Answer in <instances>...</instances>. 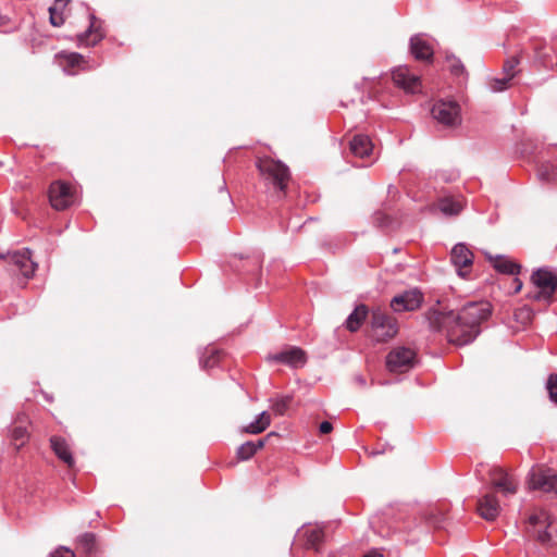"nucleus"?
<instances>
[{
	"instance_id": "1",
	"label": "nucleus",
	"mask_w": 557,
	"mask_h": 557,
	"mask_svg": "<svg viewBox=\"0 0 557 557\" xmlns=\"http://www.w3.org/2000/svg\"><path fill=\"white\" fill-rule=\"evenodd\" d=\"M493 306L487 300L468 301L458 312L430 309L426 320L433 332H445L449 343L466 346L481 334V325L487 321Z\"/></svg>"
},
{
	"instance_id": "2",
	"label": "nucleus",
	"mask_w": 557,
	"mask_h": 557,
	"mask_svg": "<svg viewBox=\"0 0 557 557\" xmlns=\"http://www.w3.org/2000/svg\"><path fill=\"white\" fill-rule=\"evenodd\" d=\"M257 168L262 175H267V178L271 181L273 186L280 191H284L286 188V182L289 178V169L282 161H274L272 159L259 160Z\"/></svg>"
},
{
	"instance_id": "3",
	"label": "nucleus",
	"mask_w": 557,
	"mask_h": 557,
	"mask_svg": "<svg viewBox=\"0 0 557 557\" xmlns=\"http://www.w3.org/2000/svg\"><path fill=\"white\" fill-rule=\"evenodd\" d=\"M385 362L389 372L403 373L414 368L417 354L413 349L405 346L395 347L386 355Z\"/></svg>"
},
{
	"instance_id": "4",
	"label": "nucleus",
	"mask_w": 557,
	"mask_h": 557,
	"mask_svg": "<svg viewBox=\"0 0 557 557\" xmlns=\"http://www.w3.org/2000/svg\"><path fill=\"white\" fill-rule=\"evenodd\" d=\"M432 116L441 124L454 127L461 123L460 106L455 100H438L431 109Z\"/></svg>"
},
{
	"instance_id": "5",
	"label": "nucleus",
	"mask_w": 557,
	"mask_h": 557,
	"mask_svg": "<svg viewBox=\"0 0 557 557\" xmlns=\"http://www.w3.org/2000/svg\"><path fill=\"white\" fill-rule=\"evenodd\" d=\"M265 360L270 364H284L292 369H299L307 363L308 358L302 348L298 346H287L277 352L269 354Z\"/></svg>"
},
{
	"instance_id": "6",
	"label": "nucleus",
	"mask_w": 557,
	"mask_h": 557,
	"mask_svg": "<svg viewBox=\"0 0 557 557\" xmlns=\"http://www.w3.org/2000/svg\"><path fill=\"white\" fill-rule=\"evenodd\" d=\"M83 5L88 12L89 25L84 32L76 35V45L77 47H94L106 37V34L95 13L87 5Z\"/></svg>"
},
{
	"instance_id": "7",
	"label": "nucleus",
	"mask_w": 557,
	"mask_h": 557,
	"mask_svg": "<svg viewBox=\"0 0 557 557\" xmlns=\"http://www.w3.org/2000/svg\"><path fill=\"white\" fill-rule=\"evenodd\" d=\"M423 300V293L418 287H413L395 295L391 299V308L395 312L414 311L421 307Z\"/></svg>"
},
{
	"instance_id": "8",
	"label": "nucleus",
	"mask_w": 557,
	"mask_h": 557,
	"mask_svg": "<svg viewBox=\"0 0 557 557\" xmlns=\"http://www.w3.org/2000/svg\"><path fill=\"white\" fill-rule=\"evenodd\" d=\"M1 259L8 258L9 263L14 267L25 278L29 280L35 274L37 263L32 260V251L29 248L23 250L9 252L8 256L0 255Z\"/></svg>"
},
{
	"instance_id": "9",
	"label": "nucleus",
	"mask_w": 557,
	"mask_h": 557,
	"mask_svg": "<svg viewBox=\"0 0 557 557\" xmlns=\"http://www.w3.org/2000/svg\"><path fill=\"white\" fill-rule=\"evenodd\" d=\"M530 532L543 545H548L552 541V533L548 529L552 525V519L548 512L542 510L529 517Z\"/></svg>"
},
{
	"instance_id": "10",
	"label": "nucleus",
	"mask_w": 557,
	"mask_h": 557,
	"mask_svg": "<svg viewBox=\"0 0 557 557\" xmlns=\"http://www.w3.org/2000/svg\"><path fill=\"white\" fill-rule=\"evenodd\" d=\"M410 54L418 61L431 63L434 58V48L425 34L412 35L409 39Z\"/></svg>"
},
{
	"instance_id": "11",
	"label": "nucleus",
	"mask_w": 557,
	"mask_h": 557,
	"mask_svg": "<svg viewBox=\"0 0 557 557\" xmlns=\"http://www.w3.org/2000/svg\"><path fill=\"white\" fill-rule=\"evenodd\" d=\"M49 201L55 210H64L73 202V195L67 183L55 181L49 187Z\"/></svg>"
},
{
	"instance_id": "12",
	"label": "nucleus",
	"mask_w": 557,
	"mask_h": 557,
	"mask_svg": "<svg viewBox=\"0 0 557 557\" xmlns=\"http://www.w3.org/2000/svg\"><path fill=\"white\" fill-rule=\"evenodd\" d=\"M487 473L492 479L493 487L499 490L505 496L512 495L517 492V483L508 473L499 467H488Z\"/></svg>"
},
{
	"instance_id": "13",
	"label": "nucleus",
	"mask_w": 557,
	"mask_h": 557,
	"mask_svg": "<svg viewBox=\"0 0 557 557\" xmlns=\"http://www.w3.org/2000/svg\"><path fill=\"white\" fill-rule=\"evenodd\" d=\"M394 83L407 92L414 94L421 87L420 76L410 72L407 66H398L392 72Z\"/></svg>"
},
{
	"instance_id": "14",
	"label": "nucleus",
	"mask_w": 557,
	"mask_h": 557,
	"mask_svg": "<svg viewBox=\"0 0 557 557\" xmlns=\"http://www.w3.org/2000/svg\"><path fill=\"white\" fill-rule=\"evenodd\" d=\"M531 281L547 295L553 296L557 290V275L548 267H541L533 271Z\"/></svg>"
},
{
	"instance_id": "15",
	"label": "nucleus",
	"mask_w": 557,
	"mask_h": 557,
	"mask_svg": "<svg viewBox=\"0 0 557 557\" xmlns=\"http://www.w3.org/2000/svg\"><path fill=\"white\" fill-rule=\"evenodd\" d=\"M371 326L373 330H382V336L386 338L394 337L398 332L396 319L380 309L372 311Z\"/></svg>"
},
{
	"instance_id": "16",
	"label": "nucleus",
	"mask_w": 557,
	"mask_h": 557,
	"mask_svg": "<svg viewBox=\"0 0 557 557\" xmlns=\"http://www.w3.org/2000/svg\"><path fill=\"white\" fill-rule=\"evenodd\" d=\"M479 515L486 521H494L500 511L498 499L495 495L485 494L478 500Z\"/></svg>"
},
{
	"instance_id": "17",
	"label": "nucleus",
	"mask_w": 557,
	"mask_h": 557,
	"mask_svg": "<svg viewBox=\"0 0 557 557\" xmlns=\"http://www.w3.org/2000/svg\"><path fill=\"white\" fill-rule=\"evenodd\" d=\"M556 475H549L542 470L532 469L529 473V486L532 490L552 492L556 486Z\"/></svg>"
},
{
	"instance_id": "18",
	"label": "nucleus",
	"mask_w": 557,
	"mask_h": 557,
	"mask_svg": "<svg viewBox=\"0 0 557 557\" xmlns=\"http://www.w3.org/2000/svg\"><path fill=\"white\" fill-rule=\"evenodd\" d=\"M298 539H305V548L319 552L321 545L324 542V532L321 528L313 527L304 530H299L297 534Z\"/></svg>"
},
{
	"instance_id": "19",
	"label": "nucleus",
	"mask_w": 557,
	"mask_h": 557,
	"mask_svg": "<svg viewBox=\"0 0 557 557\" xmlns=\"http://www.w3.org/2000/svg\"><path fill=\"white\" fill-rule=\"evenodd\" d=\"M351 153L358 158H367L372 153L373 144L368 135L356 134L349 141Z\"/></svg>"
},
{
	"instance_id": "20",
	"label": "nucleus",
	"mask_w": 557,
	"mask_h": 557,
	"mask_svg": "<svg viewBox=\"0 0 557 557\" xmlns=\"http://www.w3.org/2000/svg\"><path fill=\"white\" fill-rule=\"evenodd\" d=\"M451 263L460 269L470 267L473 263V253L463 243L456 244L450 252Z\"/></svg>"
},
{
	"instance_id": "21",
	"label": "nucleus",
	"mask_w": 557,
	"mask_h": 557,
	"mask_svg": "<svg viewBox=\"0 0 557 557\" xmlns=\"http://www.w3.org/2000/svg\"><path fill=\"white\" fill-rule=\"evenodd\" d=\"M486 257L490 261H493L494 269L502 274L517 275L520 273L521 265L503 255L493 257L492 255L486 253Z\"/></svg>"
},
{
	"instance_id": "22",
	"label": "nucleus",
	"mask_w": 557,
	"mask_h": 557,
	"mask_svg": "<svg viewBox=\"0 0 557 557\" xmlns=\"http://www.w3.org/2000/svg\"><path fill=\"white\" fill-rule=\"evenodd\" d=\"M199 364L201 369L209 370L218 367L221 360L222 351L213 346L199 349Z\"/></svg>"
},
{
	"instance_id": "23",
	"label": "nucleus",
	"mask_w": 557,
	"mask_h": 557,
	"mask_svg": "<svg viewBox=\"0 0 557 557\" xmlns=\"http://www.w3.org/2000/svg\"><path fill=\"white\" fill-rule=\"evenodd\" d=\"M368 313L369 309L364 304L356 306L355 309L347 317L345 321V327L349 332H357L361 327L364 320L367 319Z\"/></svg>"
},
{
	"instance_id": "24",
	"label": "nucleus",
	"mask_w": 557,
	"mask_h": 557,
	"mask_svg": "<svg viewBox=\"0 0 557 557\" xmlns=\"http://www.w3.org/2000/svg\"><path fill=\"white\" fill-rule=\"evenodd\" d=\"M51 448L57 457L65 462L69 467L74 465V458L64 438L60 436H52L50 438Z\"/></svg>"
},
{
	"instance_id": "25",
	"label": "nucleus",
	"mask_w": 557,
	"mask_h": 557,
	"mask_svg": "<svg viewBox=\"0 0 557 557\" xmlns=\"http://www.w3.org/2000/svg\"><path fill=\"white\" fill-rule=\"evenodd\" d=\"M71 0H54L53 4L49 7V22L53 27H60L64 24V10Z\"/></svg>"
},
{
	"instance_id": "26",
	"label": "nucleus",
	"mask_w": 557,
	"mask_h": 557,
	"mask_svg": "<svg viewBox=\"0 0 557 557\" xmlns=\"http://www.w3.org/2000/svg\"><path fill=\"white\" fill-rule=\"evenodd\" d=\"M271 424V417L267 410L256 416L255 420L243 428V432L249 434H260Z\"/></svg>"
},
{
	"instance_id": "27",
	"label": "nucleus",
	"mask_w": 557,
	"mask_h": 557,
	"mask_svg": "<svg viewBox=\"0 0 557 557\" xmlns=\"http://www.w3.org/2000/svg\"><path fill=\"white\" fill-rule=\"evenodd\" d=\"M536 176L541 182L545 183L557 180V165L549 161L540 163L536 169Z\"/></svg>"
},
{
	"instance_id": "28",
	"label": "nucleus",
	"mask_w": 557,
	"mask_h": 557,
	"mask_svg": "<svg viewBox=\"0 0 557 557\" xmlns=\"http://www.w3.org/2000/svg\"><path fill=\"white\" fill-rule=\"evenodd\" d=\"M294 396L292 394L277 395L270 398L271 409L276 416H284L292 404Z\"/></svg>"
},
{
	"instance_id": "29",
	"label": "nucleus",
	"mask_w": 557,
	"mask_h": 557,
	"mask_svg": "<svg viewBox=\"0 0 557 557\" xmlns=\"http://www.w3.org/2000/svg\"><path fill=\"white\" fill-rule=\"evenodd\" d=\"M438 209L446 216H455L461 212L462 207L451 198H442L438 201Z\"/></svg>"
},
{
	"instance_id": "30",
	"label": "nucleus",
	"mask_w": 557,
	"mask_h": 557,
	"mask_svg": "<svg viewBox=\"0 0 557 557\" xmlns=\"http://www.w3.org/2000/svg\"><path fill=\"white\" fill-rule=\"evenodd\" d=\"M77 543L86 554H94L97 550V537L92 532H85L77 537Z\"/></svg>"
},
{
	"instance_id": "31",
	"label": "nucleus",
	"mask_w": 557,
	"mask_h": 557,
	"mask_svg": "<svg viewBox=\"0 0 557 557\" xmlns=\"http://www.w3.org/2000/svg\"><path fill=\"white\" fill-rule=\"evenodd\" d=\"M446 61L449 63V72L456 77H468V72L459 58L455 54H446Z\"/></svg>"
},
{
	"instance_id": "32",
	"label": "nucleus",
	"mask_w": 557,
	"mask_h": 557,
	"mask_svg": "<svg viewBox=\"0 0 557 557\" xmlns=\"http://www.w3.org/2000/svg\"><path fill=\"white\" fill-rule=\"evenodd\" d=\"M256 454L253 441L243 443L236 450V457L239 461H247Z\"/></svg>"
},
{
	"instance_id": "33",
	"label": "nucleus",
	"mask_w": 557,
	"mask_h": 557,
	"mask_svg": "<svg viewBox=\"0 0 557 557\" xmlns=\"http://www.w3.org/2000/svg\"><path fill=\"white\" fill-rule=\"evenodd\" d=\"M545 389L550 403L557 406V373H550L545 383Z\"/></svg>"
},
{
	"instance_id": "34",
	"label": "nucleus",
	"mask_w": 557,
	"mask_h": 557,
	"mask_svg": "<svg viewBox=\"0 0 557 557\" xmlns=\"http://www.w3.org/2000/svg\"><path fill=\"white\" fill-rule=\"evenodd\" d=\"M512 79V75H505L502 78L495 77L490 83V90L492 92H500L508 88L510 81Z\"/></svg>"
},
{
	"instance_id": "35",
	"label": "nucleus",
	"mask_w": 557,
	"mask_h": 557,
	"mask_svg": "<svg viewBox=\"0 0 557 557\" xmlns=\"http://www.w3.org/2000/svg\"><path fill=\"white\" fill-rule=\"evenodd\" d=\"M372 222L376 227L386 228L391 226L393 220L388 214L384 213L381 210H377L372 215Z\"/></svg>"
},
{
	"instance_id": "36",
	"label": "nucleus",
	"mask_w": 557,
	"mask_h": 557,
	"mask_svg": "<svg viewBox=\"0 0 557 557\" xmlns=\"http://www.w3.org/2000/svg\"><path fill=\"white\" fill-rule=\"evenodd\" d=\"M60 58H64L66 61V64L71 67H75L81 64L83 61V55L78 52H60Z\"/></svg>"
},
{
	"instance_id": "37",
	"label": "nucleus",
	"mask_w": 557,
	"mask_h": 557,
	"mask_svg": "<svg viewBox=\"0 0 557 557\" xmlns=\"http://www.w3.org/2000/svg\"><path fill=\"white\" fill-rule=\"evenodd\" d=\"M519 63H520V60L518 57L508 58L503 65V72L505 73V75H508V76L512 75V78H513L516 75L515 70Z\"/></svg>"
},
{
	"instance_id": "38",
	"label": "nucleus",
	"mask_w": 557,
	"mask_h": 557,
	"mask_svg": "<svg viewBox=\"0 0 557 557\" xmlns=\"http://www.w3.org/2000/svg\"><path fill=\"white\" fill-rule=\"evenodd\" d=\"M49 557H75V555L70 548L60 546L54 552H52Z\"/></svg>"
},
{
	"instance_id": "39",
	"label": "nucleus",
	"mask_w": 557,
	"mask_h": 557,
	"mask_svg": "<svg viewBox=\"0 0 557 557\" xmlns=\"http://www.w3.org/2000/svg\"><path fill=\"white\" fill-rule=\"evenodd\" d=\"M529 298L536 301L544 300L546 302H550L553 300V296L547 295V293L542 289H539L537 292L533 293L532 295L529 296Z\"/></svg>"
},
{
	"instance_id": "40",
	"label": "nucleus",
	"mask_w": 557,
	"mask_h": 557,
	"mask_svg": "<svg viewBox=\"0 0 557 557\" xmlns=\"http://www.w3.org/2000/svg\"><path fill=\"white\" fill-rule=\"evenodd\" d=\"M333 430V424L330 421H322L319 425V432L321 434H329Z\"/></svg>"
},
{
	"instance_id": "41",
	"label": "nucleus",
	"mask_w": 557,
	"mask_h": 557,
	"mask_svg": "<svg viewBox=\"0 0 557 557\" xmlns=\"http://www.w3.org/2000/svg\"><path fill=\"white\" fill-rule=\"evenodd\" d=\"M25 435H26V430L23 429V428L18 426V428H15L13 430V436H14L15 440H21L22 441Z\"/></svg>"
},
{
	"instance_id": "42",
	"label": "nucleus",
	"mask_w": 557,
	"mask_h": 557,
	"mask_svg": "<svg viewBox=\"0 0 557 557\" xmlns=\"http://www.w3.org/2000/svg\"><path fill=\"white\" fill-rule=\"evenodd\" d=\"M484 468H485V466H484L483 463H480V465H478V467H476V469H475V475H476V478H478L480 481H484V480H485V478H484V473H483Z\"/></svg>"
},
{
	"instance_id": "43",
	"label": "nucleus",
	"mask_w": 557,
	"mask_h": 557,
	"mask_svg": "<svg viewBox=\"0 0 557 557\" xmlns=\"http://www.w3.org/2000/svg\"><path fill=\"white\" fill-rule=\"evenodd\" d=\"M429 521L431 524H433L436 528H441L442 518L436 515H431L429 518Z\"/></svg>"
},
{
	"instance_id": "44",
	"label": "nucleus",
	"mask_w": 557,
	"mask_h": 557,
	"mask_svg": "<svg viewBox=\"0 0 557 557\" xmlns=\"http://www.w3.org/2000/svg\"><path fill=\"white\" fill-rule=\"evenodd\" d=\"M523 283L520 278H513V294H518L522 289Z\"/></svg>"
},
{
	"instance_id": "45",
	"label": "nucleus",
	"mask_w": 557,
	"mask_h": 557,
	"mask_svg": "<svg viewBox=\"0 0 557 557\" xmlns=\"http://www.w3.org/2000/svg\"><path fill=\"white\" fill-rule=\"evenodd\" d=\"M267 442H268V440L265 437L260 438V440L253 442V445H255V448H256V453L259 449L263 448L265 446Z\"/></svg>"
},
{
	"instance_id": "46",
	"label": "nucleus",
	"mask_w": 557,
	"mask_h": 557,
	"mask_svg": "<svg viewBox=\"0 0 557 557\" xmlns=\"http://www.w3.org/2000/svg\"><path fill=\"white\" fill-rule=\"evenodd\" d=\"M355 380L361 386H366V384H367V381H366L364 376H362V375H357L355 377Z\"/></svg>"
},
{
	"instance_id": "47",
	"label": "nucleus",
	"mask_w": 557,
	"mask_h": 557,
	"mask_svg": "<svg viewBox=\"0 0 557 557\" xmlns=\"http://www.w3.org/2000/svg\"><path fill=\"white\" fill-rule=\"evenodd\" d=\"M363 557H383V555L376 550H371L370 553L366 554Z\"/></svg>"
},
{
	"instance_id": "48",
	"label": "nucleus",
	"mask_w": 557,
	"mask_h": 557,
	"mask_svg": "<svg viewBox=\"0 0 557 557\" xmlns=\"http://www.w3.org/2000/svg\"><path fill=\"white\" fill-rule=\"evenodd\" d=\"M275 436H277V433H276V432H270V433L265 436V438H267V440H269L270 437H275Z\"/></svg>"
},
{
	"instance_id": "49",
	"label": "nucleus",
	"mask_w": 557,
	"mask_h": 557,
	"mask_svg": "<svg viewBox=\"0 0 557 557\" xmlns=\"http://www.w3.org/2000/svg\"><path fill=\"white\" fill-rule=\"evenodd\" d=\"M443 180H444L445 182H451V181H454V180H455V176H454V177H453V176L443 177Z\"/></svg>"
},
{
	"instance_id": "50",
	"label": "nucleus",
	"mask_w": 557,
	"mask_h": 557,
	"mask_svg": "<svg viewBox=\"0 0 557 557\" xmlns=\"http://www.w3.org/2000/svg\"><path fill=\"white\" fill-rule=\"evenodd\" d=\"M220 190H226V183L223 182V185L220 187Z\"/></svg>"
},
{
	"instance_id": "51",
	"label": "nucleus",
	"mask_w": 557,
	"mask_h": 557,
	"mask_svg": "<svg viewBox=\"0 0 557 557\" xmlns=\"http://www.w3.org/2000/svg\"><path fill=\"white\" fill-rule=\"evenodd\" d=\"M46 399H47L48 401H51V399H52V398H51L50 396L46 395Z\"/></svg>"
}]
</instances>
